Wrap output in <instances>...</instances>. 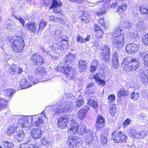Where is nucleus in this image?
<instances>
[{"instance_id": "nucleus-1", "label": "nucleus", "mask_w": 148, "mask_h": 148, "mask_svg": "<svg viewBox=\"0 0 148 148\" xmlns=\"http://www.w3.org/2000/svg\"><path fill=\"white\" fill-rule=\"evenodd\" d=\"M45 110L41 113L43 115L42 117H39L37 115L33 116H23L21 115H15L14 118L18 120L19 125L22 128H25L29 125V121L31 120V123L34 124L32 126L41 128L43 126L44 123L43 119L45 117L47 119L45 113Z\"/></svg>"}, {"instance_id": "nucleus-2", "label": "nucleus", "mask_w": 148, "mask_h": 148, "mask_svg": "<svg viewBox=\"0 0 148 148\" xmlns=\"http://www.w3.org/2000/svg\"><path fill=\"white\" fill-rule=\"evenodd\" d=\"M74 106L73 104L69 101H67L63 103H58L55 106L51 112L53 116L57 115L62 112H70L72 111Z\"/></svg>"}, {"instance_id": "nucleus-3", "label": "nucleus", "mask_w": 148, "mask_h": 148, "mask_svg": "<svg viewBox=\"0 0 148 148\" xmlns=\"http://www.w3.org/2000/svg\"><path fill=\"white\" fill-rule=\"evenodd\" d=\"M122 26H119V28L116 29L114 34V39L112 42L114 47L117 48L123 47L124 44V39L123 32Z\"/></svg>"}, {"instance_id": "nucleus-4", "label": "nucleus", "mask_w": 148, "mask_h": 148, "mask_svg": "<svg viewBox=\"0 0 148 148\" xmlns=\"http://www.w3.org/2000/svg\"><path fill=\"white\" fill-rule=\"evenodd\" d=\"M70 124L68 127V132L69 134H74L77 132L79 134H84L86 131V127L82 123L78 125L76 122L73 119H71Z\"/></svg>"}, {"instance_id": "nucleus-5", "label": "nucleus", "mask_w": 148, "mask_h": 148, "mask_svg": "<svg viewBox=\"0 0 148 148\" xmlns=\"http://www.w3.org/2000/svg\"><path fill=\"white\" fill-rule=\"evenodd\" d=\"M25 43L23 38L21 36H17L12 43V47L14 51L16 52L20 53L24 49Z\"/></svg>"}, {"instance_id": "nucleus-6", "label": "nucleus", "mask_w": 148, "mask_h": 148, "mask_svg": "<svg viewBox=\"0 0 148 148\" xmlns=\"http://www.w3.org/2000/svg\"><path fill=\"white\" fill-rule=\"evenodd\" d=\"M54 34L55 35L59 38L58 40V42H57L56 44L57 45H58L57 46L58 48L61 50L66 48L68 46V43L67 42L68 40L60 38L62 37L61 36L62 32L61 30L59 29H56Z\"/></svg>"}, {"instance_id": "nucleus-7", "label": "nucleus", "mask_w": 148, "mask_h": 148, "mask_svg": "<svg viewBox=\"0 0 148 148\" xmlns=\"http://www.w3.org/2000/svg\"><path fill=\"white\" fill-rule=\"evenodd\" d=\"M79 139L77 137L70 136L68 138L67 143L70 148H77L79 146Z\"/></svg>"}, {"instance_id": "nucleus-8", "label": "nucleus", "mask_w": 148, "mask_h": 148, "mask_svg": "<svg viewBox=\"0 0 148 148\" xmlns=\"http://www.w3.org/2000/svg\"><path fill=\"white\" fill-rule=\"evenodd\" d=\"M103 1H101L97 2L96 3H92V4H97V3H100L102 2ZM103 3H101V5L103 4L101 8L99 7V11L97 12V15L99 16L103 15L106 13V11L108 7L109 6L110 1V0H105L103 1Z\"/></svg>"}, {"instance_id": "nucleus-9", "label": "nucleus", "mask_w": 148, "mask_h": 148, "mask_svg": "<svg viewBox=\"0 0 148 148\" xmlns=\"http://www.w3.org/2000/svg\"><path fill=\"white\" fill-rule=\"evenodd\" d=\"M30 62L34 65H42L44 63L42 57L38 53H34L31 57Z\"/></svg>"}, {"instance_id": "nucleus-10", "label": "nucleus", "mask_w": 148, "mask_h": 148, "mask_svg": "<svg viewBox=\"0 0 148 148\" xmlns=\"http://www.w3.org/2000/svg\"><path fill=\"white\" fill-rule=\"evenodd\" d=\"M132 57H126L123 60L121 64V67L125 71H132V65L130 64V62L132 60Z\"/></svg>"}, {"instance_id": "nucleus-11", "label": "nucleus", "mask_w": 148, "mask_h": 148, "mask_svg": "<svg viewBox=\"0 0 148 148\" xmlns=\"http://www.w3.org/2000/svg\"><path fill=\"white\" fill-rule=\"evenodd\" d=\"M127 139V137L121 131L116 134L113 138V140L115 143H119L120 142L125 143Z\"/></svg>"}, {"instance_id": "nucleus-12", "label": "nucleus", "mask_w": 148, "mask_h": 148, "mask_svg": "<svg viewBox=\"0 0 148 148\" xmlns=\"http://www.w3.org/2000/svg\"><path fill=\"white\" fill-rule=\"evenodd\" d=\"M146 132L143 131L138 132L134 129H132L128 132V135L136 138H142L145 137L146 135Z\"/></svg>"}, {"instance_id": "nucleus-13", "label": "nucleus", "mask_w": 148, "mask_h": 148, "mask_svg": "<svg viewBox=\"0 0 148 148\" xmlns=\"http://www.w3.org/2000/svg\"><path fill=\"white\" fill-rule=\"evenodd\" d=\"M52 5L50 6V9L54 8L53 12L56 14L58 13L59 16H61L63 15L62 11L59 9H57L58 7H60L61 5V2L60 1H57L56 0H52Z\"/></svg>"}, {"instance_id": "nucleus-14", "label": "nucleus", "mask_w": 148, "mask_h": 148, "mask_svg": "<svg viewBox=\"0 0 148 148\" xmlns=\"http://www.w3.org/2000/svg\"><path fill=\"white\" fill-rule=\"evenodd\" d=\"M25 135L24 131L22 130H16L13 135L14 136V140L16 143H18L22 141Z\"/></svg>"}, {"instance_id": "nucleus-15", "label": "nucleus", "mask_w": 148, "mask_h": 148, "mask_svg": "<svg viewBox=\"0 0 148 148\" xmlns=\"http://www.w3.org/2000/svg\"><path fill=\"white\" fill-rule=\"evenodd\" d=\"M138 45L132 43L127 45L126 50L128 53H134L138 50Z\"/></svg>"}, {"instance_id": "nucleus-16", "label": "nucleus", "mask_w": 148, "mask_h": 148, "mask_svg": "<svg viewBox=\"0 0 148 148\" xmlns=\"http://www.w3.org/2000/svg\"><path fill=\"white\" fill-rule=\"evenodd\" d=\"M55 69L57 71L62 73L64 75L67 77L70 74L71 68L68 66H59L56 67Z\"/></svg>"}, {"instance_id": "nucleus-17", "label": "nucleus", "mask_w": 148, "mask_h": 148, "mask_svg": "<svg viewBox=\"0 0 148 148\" xmlns=\"http://www.w3.org/2000/svg\"><path fill=\"white\" fill-rule=\"evenodd\" d=\"M111 6L112 8H115L116 7L118 8H117L116 12L120 14V13L122 12L123 11H125L126 10L127 8V6L125 3H123L120 5H119L116 3H112Z\"/></svg>"}, {"instance_id": "nucleus-18", "label": "nucleus", "mask_w": 148, "mask_h": 148, "mask_svg": "<svg viewBox=\"0 0 148 148\" xmlns=\"http://www.w3.org/2000/svg\"><path fill=\"white\" fill-rule=\"evenodd\" d=\"M30 133L32 137L34 139H38L40 138L42 136V131L38 129H33L31 130Z\"/></svg>"}, {"instance_id": "nucleus-19", "label": "nucleus", "mask_w": 148, "mask_h": 148, "mask_svg": "<svg viewBox=\"0 0 148 148\" xmlns=\"http://www.w3.org/2000/svg\"><path fill=\"white\" fill-rule=\"evenodd\" d=\"M89 110V107L88 106H84L80 110L78 113V116L80 120H82L85 117L88 111Z\"/></svg>"}, {"instance_id": "nucleus-20", "label": "nucleus", "mask_w": 148, "mask_h": 148, "mask_svg": "<svg viewBox=\"0 0 148 148\" xmlns=\"http://www.w3.org/2000/svg\"><path fill=\"white\" fill-rule=\"evenodd\" d=\"M91 79H94L99 85L102 86H104L106 82L103 80L101 79L98 73L95 74L91 77Z\"/></svg>"}, {"instance_id": "nucleus-21", "label": "nucleus", "mask_w": 148, "mask_h": 148, "mask_svg": "<svg viewBox=\"0 0 148 148\" xmlns=\"http://www.w3.org/2000/svg\"><path fill=\"white\" fill-rule=\"evenodd\" d=\"M140 79L144 84H148V69L140 73Z\"/></svg>"}, {"instance_id": "nucleus-22", "label": "nucleus", "mask_w": 148, "mask_h": 148, "mask_svg": "<svg viewBox=\"0 0 148 148\" xmlns=\"http://www.w3.org/2000/svg\"><path fill=\"white\" fill-rule=\"evenodd\" d=\"M34 82H31V83H29L28 79H23L20 83V85L22 89H25L34 85Z\"/></svg>"}, {"instance_id": "nucleus-23", "label": "nucleus", "mask_w": 148, "mask_h": 148, "mask_svg": "<svg viewBox=\"0 0 148 148\" xmlns=\"http://www.w3.org/2000/svg\"><path fill=\"white\" fill-rule=\"evenodd\" d=\"M105 119L101 116H99L97 118L96 126L97 129L102 128L105 126Z\"/></svg>"}, {"instance_id": "nucleus-24", "label": "nucleus", "mask_w": 148, "mask_h": 148, "mask_svg": "<svg viewBox=\"0 0 148 148\" xmlns=\"http://www.w3.org/2000/svg\"><path fill=\"white\" fill-rule=\"evenodd\" d=\"M112 66L114 68L117 69L119 65L118 54L116 52H115L112 54Z\"/></svg>"}, {"instance_id": "nucleus-25", "label": "nucleus", "mask_w": 148, "mask_h": 148, "mask_svg": "<svg viewBox=\"0 0 148 148\" xmlns=\"http://www.w3.org/2000/svg\"><path fill=\"white\" fill-rule=\"evenodd\" d=\"M28 30L32 32L35 33L37 30V24L33 22H29L26 24Z\"/></svg>"}, {"instance_id": "nucleus-26", "label": "nucleus", "mask_w": 148, "mask_h": 148, "mask_svg": "<svg viewBox=\"0 0 148 148\" xmlns=\"http://www.w3.org/2000/svg\"><path fill=\"white\" fill-rule=\"evenodd\" d=\"M58 126L61 128H63L66 126L67 121L66 119L60 117L58 119Z\"/></svg>"}, {"instance_id": "nucleus-27", "label": "nucleus", "mask_w": 148, "mask_h": 148, "mask_svg": "<svg viewBox=\"0 0 148 148\" xmlns=\"http://www.w3.org/2000/svg\"><path fill=\"white\" fill-rule=\"evenodd\" d=\"M132 60L130 62V64L132 65V71L136 70L139 66L140 63L138 59H134L132 57Z\"/></svg>"}, {"instance_id": "nucleus-28", "label": "nucleus", "mask_w": 148, "mask_h": 148, "mask_svg": "<svg viewBox=\"0 0 148 148\" xmlns=\"http://www.w3.org/2000/svg\"><path fill=\"white\" fill-rule=\"evenodd\" d=\"M14 93V90L11 88L5 90L4 92V94L6 96L5 99L7 101L10 100Z\"/></svg>"}, {"instance_id": "nucleus-29", "label": "nucleus", "mask_w": 148, "mask_h": 148, "mask_svg": "<svg viewBox=\"0 0 148 148\" xmlns=\"http://www.w3.org/2000/svg\"><path fill=\"white\" fill-rule=\"evenodd\" d=\"M34 73L36 75H46V69L42 66H39L35 69Z\"/></svg>"}, {"instance_id": "nucleus-30", "label": "nucleus", "mask_w": 148, "mask_h": 148, "mask_svg": "<svg viewBox=\"0 0 148 148\" xmlns=\"http://www.w3.org/2000/svg\"><path fill=\"white\" fill-rule=\"evenodd\" d=\"M88 137L86 138V142L88 143V145L90 144L91 142L92 139L93 138L94 136L95 135V134L91 130H88L87 133Z\"/></svg>"}, {"instance_id": "nucleus-31", "label": "nucleus", "mask_w": 148, "mask_h": 148, "mask_svg": "<svg viewBox=\"0 0 148 148\" xmlns=\"http://www.w3.org/2000/svg\"><path fill=\"white\" fill-rule=\"evenodd\" d=\"M17 126V124L15 123L10 126L7 129V132L8 135H10L12 134H14L15 131L16 130Z\"/></svg>"}, {"instance_id": "nucleus-32", "label": "nucleus", "mask_w": 148, "mask_h": 148, "mask_svg": "<svg viewBox=\"0 0 148 148\" xmlns=\"http://www.w3.org/2000/svg\"><path fill=\"white\" fill-rule=\"evenodd\" d=\"M100 136V139L101 143L104 145L106 144L108 141V134L103 131Z\"/></svg>"}, {"instance_id": "nucleus-33", "label": "nucleus", "mask_w": 148, "mask_h": 148, "mask_svg": "<svg viewBox=\"0 0 148 148\" xmlns=\"http://www.w3.org/2000/svg\"><path fill=\"white\" fill-rule=\"evenodd\" d=\"M137 29L139 31H143L147 27V25L142 21H139L136 24Z\"/></svg>"}, {"instance_id": "nucleus-34", "label": "nucleus", "mask_w": 148, "mask_h": 148, "mask_svg": "<svg viewBox=\"0 0 148 148\" xmlns=\"http://www.w3.org/2000/svg\"><path fill=\"white\" fill-rule=\"evenodd\" d=\"M130 95V92L125 90L124 88H121L118 91L117 95L120 98L123 96H128Z\"/></svg>"}, {"instance_id": "nucleus-35", "label": "nucleus", "mask_w": 148, "mask_h": 148, "mask_svg": "<svg viewBox=\"0 0 148 148\" xmlns=\"http://www.w3.org/2000/svg\"><path fill=\"white\" fill-rule=\"evenodd\" d=\"M79 70L82 71H84L87 67V62L85 60H81L79 61Z\"/></svg>"}, {"instance_id": "nucleus-36", "label": "nucleus", "mask_w": 148, "mask_h": 148, "mask_svg": "<svg viewBox=\"0 0 148 148\" xmlns=\"http://www.w3.org/2000/svg\"><path fill=\"white\" fill-rule=\"evenodd\" d=\"M8 101L6 99L0 98V110L4 109L6 107Z\"/></svg>"}, {"instance_id": "nucleus-37", "label": "nucleus", "mask_w": 148, "mask_h": 148, "mask_svg": "<svg viewBox=\"0 0 148 148\" xmlns=\"http://www.w3.org/2000/svg\"><path fill=\"white\" fill-rule=\"evenodd\" d=\"M101 54H110V49L109 47L107 45H103L101 49Z\"/></svg>"}, {"instance_id": "nucleus-38", "label": "nucleus", "mask_w": 148, "mask_h": 148, "mask_svg": "<svg viewBox=\"0 0 148 148\" xmlns=\"http://www.w3.org/2000/svg\"><path fill=\"white\" fill-rule=\"evenodd\" d=\"M139 9L142 14H145L148 16V5L141 6L139 7Z\"/></svg>"}, {"instance_id": "nucleus-39", "label": "nucleus", "mask_w": 148, "mask_h": 148, "mask_svg": "<svg viewBox=\"0 0 148 148\" xmlns=\"http://www.w3.org/2000/svg\"><path fill=\"white\" fill-rule=\"evenodd\" d=\"M110 53L101 54V59L104 62H108L110 61Z\"/></svg>"}, {"instance_id": "nucleus-40", "label": "nucleus", "mask_w": 148, "mask_h": 148, "mask_svg": "<svg viewBox=\"0 0 148 148\" xmlns=\"http://www.w3.org/2000/svg\"><path fill=\"white\" fill-rule=\"evenodd\" d=\"M90 38V35H88L86 38L83 39V38L79 35L78 36L77 38V40L78 42H85L88 41Z\"/></svg>"}, {"instance_id": "nucleus-41", "label": "nucleus", "mask_w": 148, "mask_h": 148, "mask_svg": "<svg viewBox=\"0 0 148 148\" xmlns=\"http://www.w3.org/2000/svg\"><path fill=\"white\" fill-rule=\"evenodd\" d=\"M137 34L135 32H130L127 34L128 37L131 40H134L136 37Z\"/></svg>"}, {"instance_id": "nucleus-42", "label": "nucleus", "mask_w": 148, "mask_h": 148, "mask_svg": "<svg viewBox=\"0 0 148 148\" xmlns=\"http://www.w3.org/2000/svg\"><path fill=\"white\" fill-rule=\"evenodd\" d=\"M84 14L81 18V20L83 21H84L86 23L87 22L89 21V15L86 12H83Z\"/></svg>"}, {"instance_id": "nucleus-43", "label": "nucleus", "mask_w": 148, "mask_h": 148, "mask_svg": "<svg viewBox=\"0 0 148 148\" xmlns=\"http://www.w3.org/2000/svg\"><path fill=\"white\" fill-rule=\"evenodd\" d=\"M27 79L29 83H31L32 82H33L34 84L38 83L36 78L33 76L32 74H30L28 75Z\"/></svg>"}, {"instance_id": "nucleus-44", "label": "nucleus", "mask_w": 148, "mask_h": 148, "mask_svg": "<svg viewBox=\"0 0 148 148\" xmlns=\"http://www.w3.org/2000/svg\"><path fill=\"white\" fill-rule=\"evenodd\" d=\"M140 94L138 92H131L130 97L132 99H134V100H137L139 97Z\"/></svg>"}, {"instance_id": "nucleus-45", "label": "nucleus", "mask_w": 148, "mask_h": 148, "mask_svg": "<svg viewBox=\"0 0 148 148\" xmlns=\"http://www.w3.org/2000/svg\"><path fill=\"white\" fill-rule=\"evenodd\" d=\"M89 104L92 107L96 108L98 107V104L97 102L96 101L91 99L88 101Z\"/></svg>"}, {"instance_id": "nucleus-46", "label": "nucleus", "mask_w": 148, "mask_h": 148, "mask_svg": "<svg viewBox=\"0 0 148 148\" xmlns=\"http://www.w3.org/2000/svg\"><path fill=\"white\" fill-rule=\"evenodd\" d=\"M116 105H113L110 108V112L111 114L113 116H115V114L116 112Z\"/></svg>"}, {"instance_id": "nucleus-47", "label": "nucleus", "mask_w": 148, "mask_h": 148, "mask_svg": "<svg viewBox=\"0 0 148 148\" xmlns=\"http://www.w3.org/2000/svg\"><path fill=\"white\" fill-rule=\"evenodd\" d=\"M123 24L124 27L128 29L131 28L132 25L131 22L127 21H125Z\"/></svg>"}, {"instance_id": "nucleus-48", "label": "nucleus", "mask_w": 148, "mask_h": 148, "mask_svg": "<svg viewBox=\"0 0 148 148\" xmlns=\"http://www.w3.org/2000/svg\"><path fill=\"white\" fill-rule=\"evenodd\" d=\"M46 23L42 20L41 21L39 24L38 30L42 31L45 28V27L47 25Z\"/></svg>"}, {"instance_id": "nucleus-49", "label": "nucleus", "mask_w": 148, "mask_h": 148, "mask_svg": "<svg viewBox=\"0 0 148 148\" xmlns=\"http://www.w3.org/2000/svg\"><path fill=\"white\" fill-rule=\"evenodd\" d=\"M4 147L5 148H10L14 146L13 144L11 142L4 141L3 142Z\"/></svg>"}, {"instance_id": "nucleus-50", "label": "nucleus", "mask_w": 148, "mask_h": 148, "mask_svg": "<svg viewBox=\"0 0 148 148\" xmlns=\"http://www.w3.org/2000/svg\"><path fill=\"white\" fill-rule=\"evenodd\" d=\"M75 57V55L72 54L71 53H69L66 56V62H67L68 61L73 59Z\"/></svg>"}, {"instance_id": "nucleus-51", "label": "nucleus", "mask_w": 148, "mask_h": 148, "mask_svg": "<svg viewBox=\"0 0 148 148\" xmlns=\"http://www.w3.org/2000/svg\"><path fill=\"white\" fill-rule=\"evenodd\" d=\"M10 20H8L6 22L4 26L5 29L9 30H11L12 28V25L10 23Z\"/></svg>"}, {"instance_id": "nucleus-52", "label": "nucleus", "mask_w": 148, "mask_h": 148, "mask_svg": "<svg viewBox=\"0 0 148 148\" xmlns=\"http://www.w3.org/2000/svg\"><path fill=\"white\" fill-rule=\"evenodd\" d=\"M142 41L145 44L148 45V34L143 36Z\"/></svg>"}, {"instance_id": "nucleus-53", "label": "nucleus", "mask_w": 148, "mask_h": 148, "mask_svg": "<svg viewBox=\"0 0 148 148\" xmlns=\"http://www.w3.org/2000/svg\"><path fill=\"white\" fill-rule=\"evenodd\" d=\"M143 60L144 64L145 66L148 67V53L145 55Z\"/></svg>"}, {"instance_id": "nucleus-54", "label": "nucleus", "mask_w": 148, "mask_h": 148, "mask_svg": "<svg viewBox=\"0 0 148 148\" xmlns=\"http://www.w3.org/2000/svg\"><path fill=\"white\" fill-rule=\"evenodd\" d=\"M30 140L31 139L30 138H28L27 143H23L20 145L19 148H28L27 147V146H28L27 145V143H29L31 141Z\"/></svg>"}, {"instance_id": "nucleus-55", "label": "nucleus", "mask_w": 148, "mask_h": 148, "mask_svg": "<svg viewBox=\"0 0 148 148\" xmlns=\"http://www.w3.org/2000/svg\"><path fill=\"white\" fill-rule=\"evenodd\" d=\"M131 120L129 119H127L123 123V126L124 128L126 127L130 123Z\"/></svg>"}, {"instance_id": "nucleus-56", "label": "nucleus", "mask_w": 148, "mask_h": 148, "mask_svg": "<svg viewBox=\"0 0 148 148\" xmlns=\"http://www.w3.org/2000/svg\"><path fill=\"white\" fill-rule=\"evenodd\" d=\"M14 17L18 21L22 24L23 26H24L25 25V22L23 19L22 18L21 16H14Z\"/></svg>"}, {"instance_id": "nucleus-57", "label": "nucleus", "mask_w": 148, "mask_h": 148, "mask_svg": "<svg viewBox=\"0 0 148 148\" xmlns=\"http://www.w3.org/2000/svg\"><path fill=\"white\" fill-rule=\"evenodd\" d=\"M49 20L54 22H57L59 20V18H57L56 17L53 16H50Z\"/></svg>"}, {"instance_id": "nucleus-58", "label": "nucleus", "mask_w": 148, "mask_h": 148, "mask_svg": "<svg viewBox=\"0 0 148 148\" xmlns=\"http://www.w3.org/2000/svg\"><path fill=\"white\" fill-rule=\"evenodd\" d=\"M108 99L109 102H113L115 99V96L114 95H111L108 96Z\"/></svg>"}, {"instance_id": "nucleus-59", "label": "nucleus", "mask_w": 148, "mask_h": 148, "mask_svg": "<svg viewBox=\"0 0 148 148\" xmlns=\"http://www.w3.org/2000/svg\"><path fill=\"white\" fill-rule=\"evenodd\" d=\"M99 24L101 27L103 26L104 27H105V23L103 18H101L99 19Z\"/></svg>"}, {"instance_id": "nucleus-60", "label": "nucleus", "mask_w": 148, "mask_h": 148, "mask_svg": "<svg viewBox=\"0 0 148 148\" xmlns=\"http://www.w3.org/2000/svg\"><path fill=\"white\" fill-rule=\"evenodd\" d=\"M103 31L102 30H100L97 33V35L99 38H101L103 35Z\"/></svg>"}, {"instance_id": "nucleus-61", "label": "nucleus", "mask_w": 148, "mask_h": 148, "mask_svg": "<svg viewBox=\"0 0 148 148\" xmlns=\"http://www.w3.org/2000/svg\"><path fill=\"white\" fill-rule=\"evenodd\" d=\"M70 1L76 2L78 3H81L84 2L85 0H69Z\"/></svg>"}, {"instance_id": "nucleus-62", "label": "nucleus", "mask_w": 148, "mask_h": 148, "mask_svg": "<svg viewBox=\"0 0 148 148\" xmlns=\"http://www.w3.org/2000/svg\"><path fill=\"white\" fill-rule=\"evenodd\" d=\"M44 140L42 141V143L43 144L47 146H48L49 145L50 142L47 140L46 139H44Z\"/></svg>"}, {"instance_id": "nucleus-63", "label": "nucleus", "mask_w": 148, "mask_h": 148, "mask_svg": "<svg viewBox=\"0 0 148 148\" xmlns=\"http://www.w3.org/2000/svg\"><path fill=\"white\" fill-rule=\"evenodd\" d=\"M83 103V101L82 99L79 100L77 102V104L78 106H81Z\"/></svg>"}, {"instance_id": "nucleus-64", "label": "nucleus", "mask_w": 148, "mask_h": 148, "mask_svg": "<svg viewBox=\"0 0 148 148\" xmlns=\"http://www.w3.org/2000/svg\"><path fill=\"white\" fill-rule=\"evenodd\" d=\"M27 147L28 148H35V147H36L37 146H36L35 144H29L27 143Z\"/></svg>"}]
</instances>
